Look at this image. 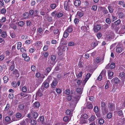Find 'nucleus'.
Segmentation results:
<instances>
[{"instance_id":"obj_15","label":"nucleus","mask_w":125,"mask_h":125,"mask_svg":"<svg viewBox=\"0 0 125 125\" xmlns=\"http://www.w3.org/2000/svg\"><path fill=\"white\" fill-rule=\"evenodd\" d=\"M32 115L33 118L36 119L38 117V114L36 111H34L32 113Z\"/></svg>"},{"instance_id":"obj_52","label":"nucleus","mask_w":125,"mask_h":125,"mask_svg":"<svg viewBox=\"0 0 125 125\" xmlns=\"http://www.w3.org/2000/svg\"><path fill=\"white\" fill-rule=\"evenodd\" d=\"M94 110L95 113H97L99 110L98 107L97 106H95L94 107Z\"/></svg>"},{"instance_id":"obj_61","label":"nucleus","mask_w":125,"mask_h":125,"mask_svg":"<svg viewBox=\"0 0 125 125\" xmlns=\"http://www.w3.org/2000/svg\"><path fill=\"white\" fill-rule=\"evenodd\" d=\"M69 118L67 116H65L63 118V120L65 122H68V121Z\"/></svg>"},{"instance_id":"obj_54","label":"nucleus","mask_w":125,"mask_h":125,"mask_svg":"<svg viewBox=\"0 0 125 125\" xmlns=\"http://www.w3.org/2000/svg\"><path fill=\"white\" fill-rule=\"evenodd\" d=\"M37 123L36 121L32 120L31 121V123L32 125H36Z\"/></svg>"},{"instance_id":"obj_5","label":"nucleus","mask_w":125,"mask_h":125,"mask_svg":"<svg viewBox=\"0 0 125 125\" xmlns=\"http://www.w3.org/2000/svg\"><path fill=\"white\" fill-rule=\"evenodd\" d=\"M105 72L104 71H103L100 74V75L97 78V80L100 81L102 79V78L103 77H105Z\"/></svg>"},{"instance_id":"obj_21","label":"nucleus","mask_w":125,"mask_h":125,"mask_svg":"<svg viewBox=\"0 0 125 125\" xmlns=\"http://www.w3.org/2000/svg\"><path fill=\"white\" fill-rule=\"evenodd\" d=\"M44 117L43 116H41L39 118V121L41 122L42 124L44 123Z\"/></svg>"},{"instance_id":"obj_50","label":"nucleus","mask_w":125,"mask_h":125,"mask_svg":"<svg viewBox=\"0 0 125 125\" xmlns=\"http://www.w3.org/2000/svg\"><path fill=\"white\" fill-rule=\"evenodd\" d=\"M6 21V18L5 17H2L1 19H0V21L2 22H4Z\"/></svg>"},{"instance_id":"obj_22","label":"nucleus","mask_w":125,"mask_h":125,"mask_svg":"<svg viewBox=\"0 0 125 125\" xmlns=\"http://www.w3.org/2000/svg\"><path fill=\"white\" fill-rule=\"evenodd\" d=\"M81 2L79 0H76L75 1L74 4L76 6H78L81 4Z\"/></svg>"},{"instance_id":"obj_7","label":"nucleus","mask_w":125,"mask_h":125,"mask_svg":"<svg viewBox=\"0 0 125 125\" xmlns=\"http://www.w3.org/2000/svg\"><path fill=\"white\" fill-rule=\"evenodd\" d=\"M54 37L55 38H57L59 37V30L56 29L54 30Z\"/></svg>"},{"instance_id":"obj_9","label":"nucleus","mask_w":125,"mask_h":125,"mask_svg":"<svg viewBox=\"0 0 125 125\" xmlns=\"http://www.w3.org/2000/svg\"><path fill=\"white\" fill-rule=\"evenodd\" d=\"M120 81L119 79L116 77H115L111 80V82L116 84L119 83Z\"/></svg>"},{"instance_id":"obj_27","label":"nucleus","mask_w":125,"mask_h":125,"mask_svg":"<svg viewBox=\"0 0 125 125\" xmlns=\"http://www.w3.org/2000/svg\"><path fill=\"white\" fill-rule=\"evenodd\" d=\"M58 12L56 11H54L51 13V15L53 17H55L57 16Z\"/></svg>"},{"instance_id":"obj_30","label":"nucleus","mask_w":125,"mask_h":125,"mask_svg":"<svg viewBox=\"0 0 125 125\" xmlns=\"http://www.w3.org/2000/svg\"><path fill=\"white\" fill-rule=\"evenodd\" d=\"M22 91L24 92H26L27 93H29V91H27V88L25 86H24L22 87Z\"/></svg>"},{"instance_id":"obj_16","label":"nucleus","mask_w":125,"mask_h":125,"mask_svg":"<svg viewBox=\"0 0 125 125\" xmlns=\"http://www.w3.org/2000/svg\"><path fill=\"white\" fill-rule=\"evenodd\" d=\"M94 29L95 31L97 32L101 29V26L100 25H96V26L94 27Z\"/></svg>"},{"instance_id":"obj_35","label":"nucleus","mask_w":125,"mask_h":125,"mask_svg":"<svg viewBox=\"0 0 125 125\" xmlns=\"http://www.w3.org/2000/svg\"><path fill=\"white\" fill-rule=\"evenodd\" d=\"M37 31L40 34H42L43 32V30L42 28H39L37 30Z\"/></svg>"},{"instance_id":"obj_1","label":"nucleus","mask_w":125,"mask_h":125,"mask_svg":"<svg viewBox=\"0 0 125 125\" xmlns=\"http://www.w3.org/2000/svg\"><path fill=\"white\" fill-rule=\"evenodd\" d=\"M64 7L65 10L70 11L73 9V6L70 2H66L64 4Z\"/></svg>"},{"instance_id":"obj_37","label":"nucleus","mask_w":125,"mask_h":125,"mask_svg":"<svg viewBox=\"0 0 125 125\" xmlns=\"http://www.w3.org/2000/svg\"><path fill=\"white\" fill-rule=\"evenodd\" d=\"M108 8L110 13H112L113 12V9L112 6H108Z\"/></svg>"},{"instance_id":"obj_43","label":"nucleus","mask_w":125,"mask_h":125,"mask_svg":"<svg viewBox=\"0 0 125 125\" xmlns=\"http://www.w3.org/2000/svg\"><path fill=\"white\" fill-rule=\"evenodd\" d=\"M69 35V33L65 31L64 32L63 36L64 38H66Z\"/></svg>"},{"instance_id":"obj_36","label":"nucleus","mask_w":125,"mask_h":125,"mask_svg":"<svg viewBox=\"0 0 125 125\" xmlns=\"http://www.w3.org/2000/svg\"><path fill=\"white\" fill-rule=\"evenodd\" d=\"M6 10L4 8L2 9L0 11V12L2 14H4L6 12Z\"/></svg>"},{"instance_id":"obj_8","label":"nucleus","mask_w":125,"mask_h":125,"mask_svg":"<svg viewBox=\"0 0 125 125\" xmlns=\"http://www.w3.org/2000/svg\"><path fill=\"white\" fill-rule=\"evenodd\" d=\"M49 86V83L44 82L43 83L42 85L41 86V89L42 90L44 89L43 86H44L45 88H47Z\"/></svg>"},{"instance_id":"obj_56","label":"nucleus","mask_w":125,"mask_h":125,"mask_svg":"<svg viewBox=\"0 0 125 125\" xmlns=\"http://www.w3.org/2000/svg\"><path fill=\"white\" fill-rule=\"evenodd\" d=\"M96 87L95 86H92L91 89L90 91H92L93 92H95L96 90Z\"/></svg>"},{"instance_id":"obj_40","label":"nucleus","mask_w":125,"mask_h":125,"mask_svg":"<svg viewBox=\"0 0 125 125\" xmlns=\"http://www.w3.org/2000/svg\"><path fill=\"white\" fill-rule=\"evenodd\" d=\"M22 44L21 42H18L17 44V48L18 50H19L20 49V48L21 47Z\"/></svg>"},{"instance_id":"obj_59","label":"nucleus","mask_w":125,"mask_h":125,"mask_svg":"<svg viewBox=\"0 0 125 125\" xmlns=\"http://www.w3.org/2000/svg\"><path fill=\"white\" fill-rule=\"evenodd\" d=\"M40 13L41 14V15H44L46 14V13L45 12H44V10L43 9H42L41 11L40 12Z\"/></svg>"},{"instance_id":"obj_34","label":"nucleus","mask_w":125,"mask_h":125,"mask_svg":"<svg viewBox=\"0 0 125 125\" xmlns=\"http://www.w3.org/2000/svg\"><path fill=\"white\" fill-rule=\"evenodd\" d=\"M40 104L39 103L37 102H35L33 105V106L34 107H37L40 106Z\"/></svg>"},{"instance_id":"obj_55","label":"nucleus","mask_w":125,"mask_h":125,"mask_svg":"<svg viewBox=\"0 0 125 125\" xmlns=\"http://www.w3.org/2000/svg\"><path fill=\"white\" fill-rule=\"evenodd\" d=\"M35 45L36 46H41V42L39 41H37L35 43Z\"/></svg>"},{"instance_id":"obj_14","label":"nucleus","mask_w":125,"mask_h":125,"mask_svg":"<svg viewBox=\"0 0 125 125\" xmlns=\"http://www.w3.org/2000/svg\"><path fill=\"white\" fill-rule=\"evenodd\" d=\"M84 15V13L83 12L78 11L77 12L76 16L78 18H81Z\"/></svg>"},{"instance_id":"obj_47","label":"nucleus","mask_w":125,"mask_h":125,"mask_svg":"<svg viewBox=\"0 0 125 125\" xmlns=\"http://www.w3.org/2000/svg\"><path fill=\"white\" fill-rule=\"evenodd\" d=\"M21 38L23 40H25L28 38V36L26 35H23L21 36Z\"/></svg>"},{"instance_id":"obj_62","label":"nucleus","mask_w":125,"mask_h":125,"mask_svg":"<svg viewBox=\"0 0 125 125\" xmlns=\"http://www.w3.org/2000/svg\"><path fill=\"white\" fill-rule=\"evenodd\" d=\"M31 70L33 71H34L36 70V67L34 65H32L31 66Z\"/></svg>"},{"instance_id":"obj_63","label":"nucleus","mask_w":125,"mask_h":125,"mask_svg":"<svg viewBox=\"0 0 125 125\" xmlns=\"http://www.w3.org/2000/svg\"><path fill=\"white\" fill-rule=\"evenodd\" d=\"M107 117L109 119L111 118L112 116V114L111 113H109L107 115Z\"/></svg>"},{"instance_id":"obj_23","label":"nucleus","mask_w":125,"mask_h":125,"mask_svg":"<svg viewBox=\"0 0 125 125\" xmlns=\"http://www.w3.org/2000/svg\"><path fill=\"white\" fill-rule=\"evenodd\" d=\"M83 89L82 88H77L76 89V91L79 94H81L82 92Z\"/></svg>"},{"instance_id":"obj_48","label":"nucleus","mask_w":125,"mask_h":125,"mask_svg":"<svg viewBox=\"0 0 125 125\" xmlns=\"http://www.w3.org/2000/svg\"><path fill=\"white\" fill-rule=\"evenodd\" d=\"M125 0H123L118 1V4L120 5H123L125 3Z\"/></svg>"},{"instance_id":"obj_41","label":"nucleus","mask_w":125,"mask_h":125,"mask_svg":"<svg viewBox=\"0 0 125 125\" xmlns=\"http://www.w3.org/2000/svg\"><path fill=\"white\" fill-rule=\"evenodd\" d=\"M24 24V22L22 21H20L18 22V25L20 27H22Z\"/></svg>"},{"instance_id":"obj_31","label":"nucleus","mask_w":125,"mask_h":125,"mask_svg":"<svg viewBox=\"0 0 125 125\" xmlns=\"http://www.w3.org/2000/svg\"><path fill=\"white\" fill-rule=\"evenodd\" d=\"M33 22L32 20H31L29 21H27L26 22V24L27 26H29L31 25Z\"/></svg>"},{"instance_id":"obj_10","label":"nucleus","mask_w":125,"mask_h":125,"mask_svg":"<svg viewBox=\"0 0 125 125\" xmlns=\"http://www.w3.org/2000/svg\"><path fill=\"white\" fill-rule=\"evenodd\" d=\"M91 74L90 73H87V75L86 76V78L85 80H83V83H84V84H85V83L87 81H88L89 78L91 76Z\"/></svg>"},{"instance_id":"obj_57","label":"nucleus","mask_w":125,"mask_h":125,"mask_svg":"<svg viewBox=\"0 0 125 125\" xmlns=\"http://www.w3.org/2000/svg\"><path fill=\"white\" fill-rule=\"evenodd\" d=\"M103 13L104 14H106L108 12V10L105 8H103Z\"/></svg>"},{"instance_id":"obj_17","label":"nucleus","mask_w":125,"mask_h":125,"mask_svg":"<svg viewBox=\"0 0 125 125\" xmlns=\"http://www.w3.org/2000/svg\"><path fill=\"white\" fill-rule=\"evenodd\" d=\"M23 17L25 19L30 18V16L29 15L28 13L27 12H25L24 13L23 15Z\"/></svg>"},{"instance_id":"obj_6","label":"nucleus","mask_w":125,"mask_h":125,"mask_svg":"<svg viewBox=\"0 0 125 125\" xmlns=\"http://www.w3.org/2000/svg\"><path fill=\"white\" fill-rule=\"evenodd\" d=\"M115 64L114 63H112L110 65L109 64H108L107 65V66L105 67V68L107 69H108V67H109V69H112L115 67Z\"/></svg>"},{"instance_id":"obj_11","label":"nucleus","mask_w":125,"mask_h":125,"mask_svg":"<svg viewBox=\"0 0 125 125\" xmlns=\"http://www.w3.org/2000/svg\"><path fill=\"white\" fill-rule=\"evenodd\" d=\"M87 27L85 26H83L81 27V30L84 32H88L89 31V27L87 26Z\"/></svg>"},{"instance_id":"obj_49","label":"nucleus","mask_w":125,"mask_h":125,"mask_svg":"<svg viewBox=\"0 0 125 125\" xmlns=\"http://www.w3.org/2000/svg\"><path fill=\"white\" fill-rule=\"evenodd\" d=\"M50 7L51 9H54L56 7V5L55 4H52L50 5Z\"/></svg>"},{"instance_id":"obj_33","label":"nucleus","mask_w":125,"mask_h":125,"mask_svg":"<svg viewBox=\"0 0 125 125\" xmlns=\"http://www.w3.org/2000/svg\"><path fill=\"white\" fill-rule=\"evenodd\" d=\"M66 113L67 115H71L73 113V111L69 110H67L66 112Z\"/></svg>"},{"instance_id":"obj_45","label":"nucleus","mask_w":125,"mask_h":125,"mask_svg":"<svg viewBox=\"0 0 125 125\" xmlns=\"http://www.w3.org/2000/svg\"><path fill=\"white\" fill-rule=\"evenodd\" d=\"M3 79L4 81V82L5 83H6L8 81V78L7 76H5L3 77Z\"/></svg>"},{"instance_id":"obj_19","label":"nucleus","mask_w":125,"mask_h":125,"mask_svg":"<svg viewBox=\"0 0 125 125\" xmlns=\"http://www.w3.org/2000/svg\"><path fill=\"white\" fill-rule=\"evenodd\" d=\"M122 48L121 47L117 46L116 49V51L117 53H119L122 52Z\"/></svg>"},{"instance_id":"obj_3","label":"nucleus","mask_w":125,"mask_h":125,"mask_svg":"<svg viewBox=\"0 0 125 125\" xmlns=\"http://www.w3.org/2000/svg\"><path fill=\"white\" fill-rule=\"evenodd\" d=\"M80 97L79 95H77L76 96H74L73 97V98L74 100V103L73 105L72 104H70V106L71 107H72L73 108H74L76 105L77 101L79 100Z\"/></svg>"},{"instance_id":"obj_42","label":"nucleus","mask_w":125,"mask_h":125,"mask_svg":"<svg viewBox=\"0 0 125 125\" xmlns=\"http://www.w3.org/2000/svg\"><path fill=\"white\" fill-rule=\"evenodd\" d=\"M16 118L18 119L20 118L21 117V113H18L16 114Z\"/></svg>"},{"instance_id":"obj_64","label":"nucleus","mask_w":125,"mask_h":125,"mask_svg":"<svg viewBox=\"0 0 125 125\" xmlns=\"http://www.w3.org/2000/svg\"><path fill=\"white\" fill-rule=\"evenodd\" d=\"M120 21L119 20H118L115 21L114 23L115 25H118L120 24Z\"/></svg>"},{"instance_id":"obj_60","label":"nucleus","mask_w":125,"mask_h":125,"mask_svg":"<svg viewBox=\"0 0 125 125\" xmlns=\"http://www.w3.org/2000/svg\"><path fill=\"white\" fill-rule=\"evenodd\" d=\"M14 95L12 94H10L9 95V97L10 99H11L14 97Z\"/></svg>"},{"instance_id":"obj_58","label":"nucleus","mask_w":125,"mask_h":125,"mask_svg":"<svg viewBox=\"0 0 125 125\" xmlns=\"http://www.w3.org/2000/svg\"><path fill=\"white\" fill-rule=\"evenodd\" d=\"M118 16L119 18H122L124 17V15L122 13H119L118 14Z\"/></svg>"},{"instance_id":"obj_25","label":"nucleus","mask_w":125,"mask_h":125,"mask_svg":"<svg viewBox=\"0 0 125 125\" xmlns=\"http://www.w3.org/2000/svg\"><path fill=\"white\" fill-rule=\"evenodd\" d=\"M42 93L41 91H39L36 94V97L42 96Z\"/></svg>"},{"instance_id":"obj_53","label":"nucleus","mask_w":125,"mask_h":125,"mask_svg":"<svg viewBox=\"0 0 125 125\" xmlns=\"http://www.w3.org/2000/svg\"><path fill=\"white\" fill-rule=\"evenodd\" d=\"M125 73H124L122 72L119 73V76L121 78H123L124 77Z\"/></svg>"},{"instance_id":"obj_12","label":"nucleus","mask_w":125,"mask_h":125,"mask_svg":"<svg viewBox=\"0 0 125 125\" xmlns=\"http://www.w3.org/2000/svg\"><path fill=\"white\" fill-rule=\"evenodd\" d=\"M104 58L97 57L96 58V61L97 63H99L101 64L103 62Z\"/></svg>"},{"instance_id":"obj_20","label":"nucleus","mask_w":125,"mask_h":125,"mask_svg":"<svg viewBox=\"0 0 125 125\" xmlns=\"http://www.w3.org/2000/svg\"><path fill=\"white\" fill-rule=\"evenodd\" d=\"M108 73L109 79H111L114 74L113 72L110 71H108Z\"/></svg>"},{"instance_id":"obj_4","label":"nucleus","mask_w":125,"mask_h":125,"mask_svg":"<svg viewBox=\"0 0 125 125\" xmlns=\"http://www.w3.org/2000/svg\"><path fill=\"white\" fill-rule=\"evenodd\" d=\"M90 49H92L95 48L98 45L97 41L95 39H94L91 42Z\"/></svg>"},{"instance_id":"obj_46","label":"nucleus","mask_w":125,"mask_h":125,"mask_svg":"<svg viewBox=\"0 0 125 125\" xmlns=\"http://www.w3.org/2000/svg\"><path fill=\"white\" fill-rule=\"evenodd\" d=\"M45 12L46 13H48L50 11V9L48 8H46L43 9Z\"/></svg>"},{"instance_id":"obj_26","label":"nucleus","mask_w":125,"mask_h":125,"mask_svg":"<svg viewBox=\"0 0 125 125\" xmlns=\"http://www.w3.org/2000/svg\"><path fill=\"white\" fill-rule=\"evenodd\" d=\"M9 26L10 27L14 29H16L17 28V26L15 23H10L9 24Z\"/></svg>"},{"instance_id":"obj_2","label":"nucleus","mask_w":125,"mask_h":125,"mask_svg":"<svg viewBox=\"0 0 125 125\" xmlns=\"http://www.w3.org/2000/svg\"><path fill=\"white\" fill-rule=\"evenodd\" d=\"M56 56L55 55H52L49 60L48 61V63L52 65H54L56 62Z\"/></svg>"},{"instance_id":"obj_24","label":"nucleus","mask_w":125,"mask_h":125,"mask_svg":"<svg viewBox=\"0 0 125 125\" xmlns=\"http://www.w3.org/2000/svg\"><path fill=\"white\" fill-rule=\"evenodd\" d=\"M73 30V29L72 26H70L67 28V29L65 30V31L69 32H72Z\"/></svg>"},{"instance_id":"obj_28","label":"nucleus","mask_w":125,"mask_h":125,"mask_svg":"<svg viewBox=\"0 0 125 125\" xmlns=\"http://www.w3.org/2000/svg\"><path fill=\"white\" fill-rule=\"evenodd\" d=\"M99 123L100 125H103L104 122V119L98 118V119Z\"/></svg>"},{"instance_id":"obj_13","label":"nucleus","mask_w":125,"mask_h":125,"mask_svg":"<svg viewBox=\"0 0 125 125\" xmlns=\"http://www.w3.org/2000/svg\"><path fill=\"white\" fill-rule=\"evenodd\" d=\"M58 82L57 81L55 80H53L51 84V86L52 87L54 88H55L56 85L57 84Z\"/></svg>"},{"instance_id":"obj_29","label":"nucleus","mask_w":125,"mask_h":125,"mask_svg":"<svg viewBox=\"0 0 125 125\" xmlns=\"http://www.w3.org/2000/svg\"><path fill=\"white\" fill-rule=\"evenodd\" d=\"M96 117L94 115L92 116L89 118L90 122H91L94 121Z\"/></svg>"},{"instance_id":"obj_44","label":"nucleus","mask_w":125,"mask_h":125,"mask_svg":"<svg viewBox=\"0 0 125 125\" xmlns=\"http://www.w3.org/2000/svg\"><path fill=\"white\" fill-rule=\"evenodd\" d=\"M6 33L5 31H3L1 33V36L3 38H5L7 36Z\"/></svg>"},{"instance_id":"obj_51","label":"nucleus","mask_w":125,"mask_h":125,"mask_svg":"<svg viewBox=\"0 0 125 125\" xmlns=\"http://www.w3.org/2000/svg\"><path fill=\"white\" fill-rule=\"evenodd\" d=\"M68 49L67 47L66 46H63L61 47V50H62L63 51H65L66 49L67 50Z\"/></svg>"},{"instance_id":"obj_32","label":"nucleus","mask_w":125,"mask_h":125,"mask_svg":"<svg viewBox=\"0 0 125 125\" xmlns=\"http://www.w3.org/2000/svg\"><path fill=\"white\" fill-rule=\"evenodd\" d=\"M87 107L89 109L92 108L93 107L92 104L90 103H87Z\"/></svg>"},{"instance_id":"obj_38","label":"nucleus","mask_w":125,"mask_h":125,"mask_svg":"<svg viewBox=\"0 0 125 125\" xmlns=\"http://www.w3.org/2000/svg\"><path fill=\"white\" fill-rule=\"evenodd\" d=\"M42 55L44 57H47L49 55V53L47 52H42Z\"/></svg>"},{"instance_id":"obj_18","label":"nucleus","mask_w":125,"mask_h":125,"mask_svg":"<svg viewBox=\"0 0 125 125\" xmlns=\"http://www.w3.org/2000/svg\"><path fill=\"white\" fill-rule=\"evenodd\" d=\"M5 121L8 122V124L11 123L12 121L10 119V117L9 116H6L5 118Z\"/></svg>"},{"instance_id":"obj_39","label":"nucleus","mask_w":125,"mask_h":125,"mask_svg":"<svg viewBox=\"0 0 125 125\" xmlns=\"http://www.w3.org/2000/svg\"><path fill=\"white\" fill-rule=\"evenodd\" d=\"M77 77V78H79L82 77V72H81L79 73H76Z\"/></svg>"}]
</instances>
